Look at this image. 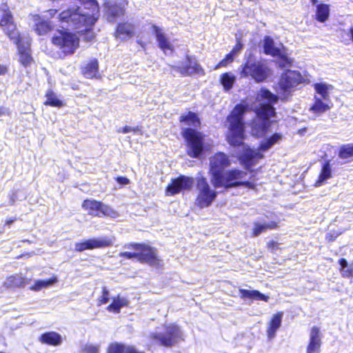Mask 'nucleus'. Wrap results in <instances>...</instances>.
<instances>
[{"mask_svg":"<svg viewBox=\"0 0 353 353\" xmlns=\"http://www.w3.org/2000/svg\"><path fill=\"white\" fill-rule=\"evenodd\" d=\"M331 106L322 101L321 99L315 97L314 101L310 108V111L312 113L320 115L330 110Z\"/></svg>","mask_w":353,"mask_h":353,"instance_id":"obj_34","label":"nucleus"},{"mask_svg":"<svg viewBox=\"0 0 353 353\" xmlns=\"http://www.w3.org/2000/svg\"><path fill=\"white\" fill-rule=\"evenodd\" d=\"M50 41L57 48L63 57L72 55L79 46V39L75 33L66 30L58 29L51 37Z\"/></svg>","mask_w":353,"mask_h":353,"instance_id":"obj_7","label":"nucleus"},{"mask_svg":"<svg viewBox=\"0 0 353 353\" xmlns=\"http://www.w3.org/2000/svg\"><path fill=\"white\" fill-rule=\"evenodd\" d=\"M101 296L97 299V305L101 306L106 304L109 301V291L106 287H103L101 289Z\"/></svg>","mask_w":353,"mask_h":353,"instance_id":"obj_47","label":"nucleus"},{"mask_svg":"<svg viewBox=\"0 0 353 353\" xmlns=\"http://www.w3.org/2000/svg\"><path fill=\"white\" fill-rule=\"evenodd\" d=\"M28 281L20 275H11L6 278L3 286L7 289H15L25 286Z\"/></svg>","mask_w":353,"mask_h":353,"instance_id":"obj_31","label":"nucleus"},{"mask_svg":"<svg viewBox=\"0 0 353 353\" xmlns=\"http://www.w3.org/2000/svg\"><path fill=\"white\" fill-rule=\"evenodd\" d=\"M230 165L229 157L223 152H217L210 157L208 173L210 182L214 188H223L229 180L237 173V168L225 170Z\"/></svg>","mask_w":353,"mask_h":353,"instance_id":"obj_2","label":"nucleus"},{"mask_svg":"<svg viewBox=\"0 0 353 353\" xmlns=\"http://www.w3.org/2000/svg\"><path fill=\"white\" fill-rule=\"evenodd\" d=\"M283 316V312H278L271 317L266 330L269 339L275 336L276 331L281 325Z\"/></svg>","mask_w":353,"mask_h":353,"instance_id":"obj_28","label":"nucleus"},{"mask_svg":"<svg viewBox=\"0 0 353 353\" xmlns=\"http://www.w3.org/2000/svg\"><path fill=\"white\" fill-rule=\"evenodd\" d=\"M125 248L132 250L134 252L124 251L119 253V256L127 260H137L141 264L159 268L161 266V259L158 255V251L149 244L145 243L130 242L124 245Z\"/></svg>","mask_w":353,"mask_h":353,"instance_id":"obj_3","label":"nucleus"},{"mask_svg":"<svg viewBox=\"0 0 353 353\" xmlns=\"http://www.w3.org/2000/svg\"><path fill=\"white\" fill-rule=\"evenodd\" d=\"M59 21L65 24L72 29L78 30L85 27V30H90L98 20L93 14H84L81 12L79 6H70L62 10L58 16Z\"/></svg>","mask_w":353,"mask_h":353,"instance_id":"obj_4","label":"nucleus"},{"mask_svg":"<svg viewBox=\"0 0 353 353\" xmlns=\"http://www.w3.org/2000/svg\"><path fill=\"white\" fill-rule=\"evenodd\" d=\"M310 1L313 5H316L318 2V0H310Z\"/></svg>","mask_w":353,"mask_h":353,"instance_id":"obj_62","label":"nucleus"},{"mask_svg":"<svg viewBox=\"0 0 353 353\" xmlns=\"http://www.w3.org/2000/svg\"><path fill=\"white\" fill-rule=\"evenodd\" d=\"M260 121V123L254 125L253 129L257 137H262L269 132L273 121L270 119Z\"/></svg>","mask_w":353,"mask_h":353,"instance_id":"obj_36","label":"nucleus"},{"mask_svg":"<svg viewBox=\"0 0 353 353\" xmlns=\"http://www.w3.org/2000/svg\"><path fill=\"white\" fill-rule=\"evenodd\" d=\"M114 239L103 236L90 238L77 242L74 245V250L78 252H82L87 250L102 249L113 245Z\"/></svg>","mask_w":353,"mask_h":353,"instance_id":"obj_13","label":"nucleus"},{"mask_svg":"<svg viewBox=\"0 0 353 353\" xmlns=\"http://www.w3.org/2000/svg\"><path fill=\"white\" fill-rule=\"evenodd\" d=\"M30 16L34 21L32 30L37 35H49L54 30V24L51 20L44 19L39 14H30Z\"/></svg>","mask_w":353,"mask_h":353,"instance_id":"obj_17","label":"nucleus"},{"mask_svg":"<svg viewBox=\"0 0 353 353\" xmlns=\"http://www.w3.org/2000/svg\"><path fill=\"white\" fill-rule=\"evenodd\" d=\"M0 28L14 44H19L22 41L21 34L7 3L0 4Z\"/></svg>","mask_w":353,"mask_h":353,"instance_id":"obj_6","label":"nucleus"},{"mask_svg":"<svg viewBox=\"0 0 353 353\" xmlns=\"http://www.w3.org/2000/svg\"><path fill=\"white\" fill-rule=\"evenodd\" d=\"M337 237V235H335L334 234L328 233L325 236V239L328 242H332L334 241Z\"/></svg>","mask_w":353,"mask_h":353,"instance_id":"obj_56","label":"nucleus"},{"mask_svg":"<svg viewBox=\"0 0 353 353\" xmlns=\"http://www.w3.org/2000/svg\"><path fill=\"white\" fill-rule=\"evenodd\" d=\"M140 130H141V129L138 126H136L134 128H131L128 125H125V126L123 127L122 128L119 129L118 130V132L123 133V134H126V133H128L130 132H133L134 133H136Z\"/></svg>","mask_w":353,"mask_h":353,"instance_id":"obj_51","label":"nucleus"},{"mask_svg":"<svg viewBox=\"0 0 353 353\" xmlns=\"http://www.w3.org/2000/svg\"><path fill=\"white\" fill-rule=\"evenodd\" d=\"M196 188L197 195L194 203L201 209L210 206L218 195V192L212 189L207 179L203 176L196 179Z\"/></svg>","mask_w":353,"mask_h":353,"instance_id":"obj_10","label":"nucleus"},{"mask_svg":"<svg viewBox=\"0 0 353 353\" xmlns=\"http://www.w3.org/2000/svg\"><path fill=\"white\" fill-rule=\"evenodd\" d=\"M256 117L259 120L270 119L276 114V109L270 103H261L254 110Z\"/></svg>","mask_w":353,"mask_h":353,"instance_id":"obj_24","label":"nucleus"},{"mask_svg":"<svg viewBox=\"0 0 353 353\" xmlns=\"http://www.w3.org/2000/svg\"><path fill=\"white\" fill-rule=\"evenodd\" d=\"M340 268L339 269L343 278H350L353 276V268L348 267L347 261L345 258H341L339 260Z\"/></svg>","mask_w":353,"mask_h":353,"instance_id":"obj_40","label":"nucleus"},{"mask_svg":"<svg viewBox=\"0 0 353 353\" xmlns=\"http://www.w3.org/2000/svg\"><path fill=\"white\" fill-rule=\"evenodd\" d=\"M107 353H144L138 351L133 345H125L122 343H110L106 350Z\"/></svg>","mask_w":353,"mask_h":353,"instance_id":"obj_26","label":"nucleus"},{"mask_svg":"<svg viewBox=\"0 0 353 353\" xmlns=\"http://www.w3.org/2000/svg\"><path fill=\"white\" fill-rule=\"evenodd\" d=\"M46 100L43 104L52 107L61 108L63 106L62 101L59 99L52 90H48L46 94Z\"/></svg>","mask_w":353,"mask_h":353,"instance_id":"obj_39","label":"nucleus"},{"mask_svg":"<svg viewBox=\"0 0 353 353\" xmlns=\"http://www.w3.org/2000/svg\"><path fill=\"white\" fill-rule=\"evenodd\" d=\"M179 121L180 123L197 128L201 126V120L196 112L189 111L186 114H181Z\"/></svg>","mask_w":353,"mask_h":353,"instance_id":"obj_30","label":"nucleus"},{"mask_svg":"<svg viewBox=\"0 0 353 353\" xmlns=\"http://www.w3.org/2000/svg\"><path fill=\"white\" fill-rule=\"evenodd\" d=\"M17 220V218L14 217V218H9V219H7L6 221H5V223H4V225H10L12 223H14L15 221Z\"/></svg>","mask_w":353,"mask_h":353,"instance_id":"obj_58","label":"nucleus"},{"mask_svg":"<svg viewBox=\"0 0 353 353\" xmlns=\"http://www.w3.org/2000/svg\"><path fill=\"white\" fill-rule=\"evenodd\" d=\"M115 181L122 185H126L130 183V179L128 177L123 176H117L115 178Z\"/></svg>","mask_w":353,"mask_h":353,"instance_id":"obj_54","label":"nucleus"},{"mask_svg":"<svg viewBox=\"0 0 353 353\" xmlns=\"http://www.w3.org/2000/svg\"><path fill=\"white\" fill-rule=\"evenodd\" d=\"M234 61V56L229 52L225 57L221 59L214 68V70H217L221 67H226L228 63H232Z\"/></svg>","mask_w":353,"mask_h":353,"instance_id":"obj_48","label":"nucleus"},{"mask_svg":"<svg viewBox=\"0 0 353 353\" xmlns=\"http://www.w3.org/2000/svg\"><path fill=\"white\" fill-rule=\"evenodd\" d=\"M6 114L8 115V116L10 114V110L3 106H0V116H3V115H6Z\"/></svg>","mask_w":353,"mask_h":353,"instance_id":"obj_55","label":"nucleus"},{"mask_svg":"<svg viewBox=\"0 0 353 353\" xmlns=\"http://www.w3.org/2000/svg\"><path fill=\"white\" fill-rule=\"evenodd\" d=\"M243 43L241 41V39H236V42L234 46L233 47L232 50L230 52L233 56H234L236 54H237L242 48H243Z\"/></svg>","mask_w":353,"mask_h":353,"instance_id":"obj_52","label":"nucleus"},{"mask_svg":"<svg viewBox=\"0 0 353 353\" xmlns=\"http://www.w3.org/2000/svg\"><path fill=\"white\" fill-rule=\"evenodd\" d=\"M150 338L161 346L170 347L181 340L182 336L179 326L175 323H171L165 326L163 332L152 333Z\"/></svg>","mask_w":353,"mask_h":353,"instance_id":"obj_11","label":"nucleus"},{"mask_svg":"<svg viewBox=\"0 0 353 353\" xmlns=\"http://www.w3.org/2000/svg\"><path fill=\"white\" fill-rule=\"evenodd\" d=\"M266 248L271 252H274L275 250L280 249L279 243L273 240L267 243Z\"/></svg>","mask_w":353,"mask_h":353,"instance_id":"obj_53","label":"nucleus"},{"mask_svg":"<svg viewBox=\"0 0 353 353\" xmlns=\"http://www.w3.org/2000/svg\"><path fill=\"white\" fill-rule=\"evenodd\" d=\"M18 49L19 61L24 67H29L33 62L34 59L31 54L30 47H25L22 44V41L19 44H15Z\"/></svg>","mask_w":353,"mask_h":353,"instance_id":"obj_25","label":"nucleus"},{"mask_svg":"<svg viewBox=\"0 0 353 353\" xmlns=\"http://www.w3.org/2000/svg\"><path fill=\"white\" fill-rule=\"evenodd\" d=\"M332 177V169L330 160L323 162L316 180L314 183V187L321 186L325 181Z\"/></svg>","mask_w":353,"mask_h":353,"instance_id":"obj_23","label":"nucleus"},{"mask_svg":"<svg viewBox=\"0 0 353 353\" xmlns=\"http://www.w3.org/2000/svg\"><path fill=\"white\" fill-rule=\"evenodd\" d=\"M152 31L156 37L159 48L163 52H174V48L163 30L156 25L152 26Z\"/></svg>","mask_w":353,"mask_h":353,"instance_id":"obj_21","label":"nucleus"},{"mask_svg":"<svg viewBox=\"0 0 353 353\" xmlns=\"http://www.w3.org/2000/svg\"><path fill=\"white\" fill-rule=\"evenodd\" d=\"M330 16L329 5L325 3H319L316 6L315 19L321 23L326 21Z\"/></svg>","mask_w":353,"mask_h":353,"instance_id":"obj_35","label":"nucleus"},{"mask_svg":"<svg viewBox=\"0 0 353 353\" xmlns=\"http://www.w3.org/2000/svg\"><path fill=\"white\" fill-rule=\"evenodd\" d=\"M128 304V301L124 299H121L119 296L114 298L112 302L109 304L107 307V310L114 313L120 312L121 307L125 306Z\"/></svg>","mask_w":353,"mask_h":353,"instance_id":"obj_41","label":"nucleus"},{"mask_svg":"<svg viewBox=\"0 0 353 353\" xmlns=\"http://www.w3.org/2000/svg\"><path fill=\"white\" fill-rule=\"evenodd\" d=\"M57 12L58 10L57 9H50L48 10L49 14L51 17H54L57 13Z\"/></svg>","mask_w":353,"mask_h":353,"instance_id":"obj_59","label":"nucleus"},{"mask_svg":"<svg viewBox=\"0 0 353 353\" xmlns=\"http://www.w3.org/2000/svg\"><path fill=\"white\" fill-rule=\"evenodd\" d=\"M128 5V0H122L117 3L109 0L103 3V12L109 22H114L117 19L125 14V6Z\"/></svg>","mask_w":353,"mask_h":353,"instance_id":"obj_15","label":"nucleus"},{"mask_svg":"<svg viewBox=\"0 0 353 353\" xmlns=\"http://www.w3.org/2000/svg\"><path fill=\"white\" fill-rule=\"evenodd\" d=\"M94 35H85V39L87 41H91L92 39H94Z\"/></svg>","mask_w":353,"mask_h":353,"instance_id":"obj_60","label":"nucleus"},{"mask_svg":"<svg viewBox=\"0 0 353 353\" xmlns=\"http://www.w3.org/2000/svg\"><path fill=\"white\" fill-rule=\"evenodd\" d=\"M8 71V68L6 65L0 64V76L5 75Z\"/></svg>","mask_w":353,"mask_h":353,"instance_id":"obj_57","label":"nucleus"},{"mask_svg":"<svg viewBox=\"0 0 353 353\" xmlns=\"http://www.w3.org/2000/svg\"><path fill=\"white\" fill-rule=\"evenodd\" d=\"M52 281H51L50 280H48V281L38 280V281H35L34 285L31 288V289L34 291H37L43 288L48 287L49 285H50L52 283Z\"/></svg>","mask_w":353,"mask_h":353,"instance_id":"obj_49","label":"nucleus"},{"mask_svg":"<svg viewBox=\"0 0 353 353\" xmlns=\"http://www.w3.org/2000/svg\"><path fill=\"white\" fill-rule=\"evenodd\" d=\"M83 353H99V347L97 345H85L83 348Z\"/></svg>","mask_w":353,"mask_h":353,"instance_id":"obj_50","label":"nucleus"},{"mask_svg":"<svg viewBox=\"0 0 353 353\" xmlns=\"http://www.w3.org/2000/svg\"><path fill=\"white\" fill-rule=\"evenodd\" d=\"M339 157L341 159H348L353 157V144L342 145L339 150Z\"/></svg>","mask_w":353,"mask_h":353,"instance_id":"obj_45","label":"nucleus"},{"mask_svg":"<svg viewBox=\"0 0 353 353\" xmlns=\"http://www.w3.org/2000/svg\"><path fill=\"white\" fill-rule=\"evenodd\" d=\"M278 222L272 221L267 223H255L252 229L251 236L253 237L258 236L261 233L265 232L267 230H272L278 228Z\"/></svg>","mask_w":353,"mask_h":353,"instance_id":"obj_33","label":"nucleus"},{"mask_svg":"<svg viewBox=\"0 0 353 353\" xmlns=\"http://www.w3.org/2000/svg\"><path fill=\"white\" fill-rule=\"evenodd\" d=\"M237 173L235 174L232 179L229 180V182L226 183L223 189L228 190L230 188L244 186L249 189L256 190V184L254 182L241 181V179L246 175V172L239 169H237Z\"/></svg>","mask_w":353,"mask_h":353,"instance_id":"obj_20","label":"nucleus"},{"mask_svg":"<svg viewBox=\"0 0 353 353\" xmlns=\"http://www.w3.org/2000/svg\"><path fill=\"white\" fill-rule=\"evenodd\" d=\"M304 82L305 79L299 71L286 69L279 77L276 91L283 96H288Z\"/></svg>","mask_w":353,"mask_h":353,"instance_id":"obj_9","label":"nucleus"},{"mask_svg":"<svg viewBox=\"0 0 353 353\" xmlns=\"http://www.w3.org/2000/svg\"><path fill=\"white\" fill-rule=\"evenodd\" d=\"M39 341L42 344L51 346H58L62 343L61 336L54 331L41 334L39 337Z\"/></svg>","mask_w":353,"mask_h":353,"instance_id":"obj_27","label":"nucleus"},{"mask_svg":"<svg viewBox=\"0 0 353 353\" xmlns=\"http://www.w3.org/2000/svg\"><path fill=\"white\" fill-rule=\"evenodd\" d=\"M315 91L325 100L329 99L328 86L324 83H316L314 85Z\"/></svg>","mask_w":353,"mask_h":353,"instance_id":"obj_46","label":"nucleus"},{"mask_svg":"<svg viewBox=\"0 0 353 353\" xmlns=\"http://www.w3.org/2000/svg\"><path fill=\"white\" fill-rule=\"evenodd\" d=\"M84 9L89 10L91 13H83L84 14H93L99 18V5L97 0H79Z\"/></svg>","mask_w":353,"mask_h":353,"instance_id":"obj_38","label":"nucleus"},{"mask_svg":"<svg viewBox=\"0 0 353 353\" xmlns=\"http://www.w3.org/2000/svg\"><path fill=\"white\" fill-rule=\"evenodd\" d=\"M81 73L86 79H100L98 60L95 58L90 59L87 63L81 67Z\"/></svg>","mask_w":353,"mask_h":353,"instance_id":"obj_22","label":"nucleus"},{"mask_svg":"<svg viewBox=\"0 0 353 353\" xmlns=\"http://www.w3.org/2000/svg\"><path fill=\"white\" fill-rule=\"evenodd\" d=\"M239 296L241 299L259 300L268 302L270 299L269 296L262 294L257 290L239 289Z\"/></svg>","mask_w":353,"mask_h":353,"instance_id":"obj_29","label":"nucleus"},{"mask_svg":"<svg viewBox=\"0 0 353 353\" xmlns=\"http://www.w3.org/2000/svg\"><path fill=\"white\" fill-rule=\"evenodd\" d=\"M234 81V76L228 72H225L221 76V82L225 90L232 88Z\"/></svg>","mask_w":353,"mask_h":353,"instance_id":"obj_44","label":"nucleus"},{"mask_svg":"<svg viewBox=\"0 0 353 353\" xmlns=\"http://www.w3.org/2000/svg\"><path fill=\"white\" fill-rule=\"evenodd\" d=\"M282 139V135L280 133H274L269 138L261 142L258 146L259 151L265 152L268 150L275 143H278Z\"/></svg>","mask_w":353,"mask_h":353,"instance_id":"obj_37","label":"nucleus"},{"mask_svg":"<svg viewBox=\"0 0 353 353\" xmlns=\"http://www.w3.org/2000/svg\"><path fill=\"white\" fill-rule=\"evenodd\" d=\"M135 35V26L129 21L119 22L114 29V37L121 41L132 39Z\"/></svg>","mask_w":353,"mask_h":353,"instance_id":"obj_18","label":"nucleus"},{"mask_svg":"<svg viewBox=\"0 0 353 353\" xmlns=\"http://www.w3.org/2000/svg\"><path fill=\"white\" fill-rule=\"evenodd\" d=\"M349 32L350 34L351 39H352V41L353 42V26L350 28Z\"/></svg>","mask_w":353,"mask_h":353,"instance_id":"obj_61","label":"nucleus"},{"mask_svg":"<svg viewBox=\"0 0 353 353\" xmlns=\"http://www.w3.org/2000/svg\"><path fill=\"white\" fill-rule=\"evenodd\" d=\"M194 185V179L190 176L180 175L171 179L165 188L166 196H174L183 190H190Z\"/></svg>","mask_w":353,"mask_h":353,"instance_id":"obj_14","label":"nucleus"},{"mask_svg":"<svg viewBox=\"0 0 353 353\" xmlns=\"http://www.w3.org/2000/svg\"><path fill=\"white\" fill-rule=\"evenodd\" d=\"M250 110L249 105L242 101L241 103L236 104L227 116V121L229 123V134L227 135L226 140L232 146H243L238 159L247 170H251L252 168L264 157L262 151H259L258 149L254 150L248 145H245L243 142L246 137L243 116L246 112Z\"/></svg>","mask_w":353,"mask_h":353,"instance_id":"obj_1","label":"nucleus"},{"mask_svg":"<svg viewBox=\"0 0 353 353\" xmlns=\"http://www.w3.org/2000/svg\"><path fill=\"white\" fill-rule=\"evenodd\" d=\"M185 61L187 63L181 66L172 65V70L178 72L181 77L191 76L196 74L203 76L205 72L203 67L196 61L192 60V57L189 55L185 56Z\"/></svg>","mask_w":353,"mask_h":353,"instance_id":"obj_16","label":"nucleus"},{"mask_svg":"<svg viewBox=\"0 0 353 353\" xmlns=\"http://www.w3.org/2000/svg\"><path fill=\"white\" fill-rule=\"evenodd\" d=\"M276 57H278V65L280 68L283 69L292 66V60L288 57L285 52H282L281 50H280L279 54Z\"/></svg>","mask_w":353,"mask_h":353,"instance_id":"obj_43","label":"nucleus"},{"mask_svg":"<svg viewBox=\"0 0 353 353\" xmlns=\"http://www.w3.org/2000/svg\"><path fill=\"white\" fill-rule=\"evenodd\" d=\"M259 92L261 98L268 101L266 103H270L273 105L279 101V97L276 94H273L268 88H262L260 89Z\"/></svg>","mask_w":353,"mask_h":353,"instance_id":"obj_42","label":"nucleus"},{"mask_svg":"<svg viewBox=\"0 0 353 353\" xmlns=\"http://www.w3.org/2000/svg\"><path fill=\"white\" fill-rule=\"evenodd\" d=\"M181 135L187 146V154L192 158H198L204 150V134L192 128H184Z\"/></svg>","mask_w":353,"mask_h":353,"instance_id":"obj_8","label":"nucleus"},{"mask_svg":"<svg viewBox=\"0 0 353 353\" xmlns=\"http://www.w3.org/2000/svg\"><path fill=\"white\" fill-rule=\"evenodd\" d=\"M272 70L265 60L258 59L253 53H250L245 59L240 71L242 78H250L256 83H262L270 76Z\"/></svg>","mask_w":353,"mask_h":353,"instance_id":"obj_5","label":"nucleus"},{"mask_svg":"<svg viewBox=\"0 0 353 353\" xmlns=\"http://www.w3.org/2000/svg\"><path fill=\"white\" fill-rule=\"evenodd\" d=\"M263 53L266 55L275 57L279 54L280 48L275 46V43L270 36H265L263 39Z\"/></svg>","mask_w":353,"mask_h":353,"instance_id":"obj_32","label":"nucleus"},{"mask_svg":"<svg viewBox=\"0 0 353 353\" xmlns=\"http://www.w3.org/2000/svg\"><path fill=\"white\" fill-rule=\"evenodd\" d=\"M322 345V334L320 327L313 326L310 330V338L306 353H320Z\"/></svg>","mask_w":353,"mask_h":353,"instance_id":"obj_19","label":"nucleus"},{"mask_svg":"<svg viewBox=\"0 0 353 353\" xmlns=\"http://www.w3.org/2000/svg\"><path fill=\"white\" fill-rule=\"evenodd\" d=\"M81 207L89 215L99 218H114L118 214L117 211L112 209L110 205L95 199H86L83 200Z\"/></svg>","mask_w":353,"mask_h":353,"instance_id":"obj_12","label":"nucleus"}]
</instances>
